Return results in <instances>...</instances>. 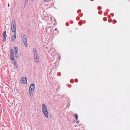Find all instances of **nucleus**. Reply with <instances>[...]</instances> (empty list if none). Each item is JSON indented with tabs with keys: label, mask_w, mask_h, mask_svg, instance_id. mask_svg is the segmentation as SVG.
Wrapping results in <instances>:
<instances>
[{
	"label": "nucleus",
	"mask_w": 130,
	"mask_h": 130,
	"mask_svg": "<svg viewBox=\"0 0 130 130\" xmlns=\"http://www.w3.org/2000/svg\"><path fill=\"white\" fill-rule=\"evenodd\" d=\"M21 37L26 47H27L28 44L26 36L25 35H23L21 36Z\"/></svg>",
	"instance_id": "4"
},
{
	"label": "nucleus",
	"mask_w": 130,
	"mask_h": 130,
	"mask_svg": "<svg viewBox=\"0 0 130 130\" xmlns=\"http://www.w3.org/2000/svg\"><path fill=\"white\" fill-rule=\"evenodd\" d=\"M35 51L34 53V58L35 62H38L39 61V58L38 57V55L36 52V49L34 48L33 50Z\"/></svg>",
	"instance_id": "3"
},
{
	"label": "nucleus",
	"mask_w": 130,
	"mask_h": 130,
	"mask_svg": "<svg viewBox=\"0 0 130 130\" xmlns=\"http://www.w3.org/2000/svg\"><path fill=\"white\" fill-rule=\"evenodd\" d=\"M79 122V120H78L77 122V123H78V122Z\"/></svg>",
	"instance_id": "21"
},
{
	"label": "nucleus",
	"mask_w": 130,
	"mask_h": 130,
	"mask_svg": "<svg viewBox=\"0 0 130 130\" xmlns=\"http://www.w3.org/2000/svg\"><path fill=\"white\" fill-rule=\"evenodd\" d=\"M66 24L67 26H68L69 25V23H66Z\"/></svg>",
	"instance_id": "19"
},
{
	"label": "nucleus",
	"mask_w": 130,
	"mask_h": 130,
	"mask_svg": "<svg viewBox=\"0 0 130 130\" xmlns=\"http://www.w3.org/2000/svg\"><path fill=\"white\" fill-rule=\"evenodd\" d=\"M6 31H4V33L3 34L4 38H6Z\"/></svg>",
	"instance_id": "14"
},
{
	"label": "nucleus",
	"mask_w": 130,
	"mask_h": 130,
	"mask_svg": "<svg viewBox=\"0 0 130 130\" xmlns=\"http://www.w3.org/2000/svg\"><path fill=\"white\" fill-rule=\"evenodd\" d=\"M14 54L13 50L12 49H11L10 50V55H13Z\"/></svg>",
	"instance_id": "12"
},
{
	"label": "nucleus",
	"mask_w": 130,
	"mask_h": 130,
	"mask_svg": "<svg viewBox=\"0 0 130 130\" xmlns=\"http://www.w3.org/2000/svg\"><path fill=\"white\" fill-rule=\"evenodd\" d=\"M42 111L44 116L46 118H48L49 117V112L46 105L44 104L42 105Z\"/></svg>",
	"instance_id": "1"
},
{
	"label": "nucleus",
	"mask_w": 130,
	"mask_h": 130,
	"mask_svg": "<svg viewBox=\"0 0 130 130\" xmlns=\"http://www.w3.org/2000/svg\"><path fill=\"white\" fill-rule=\"evenodd\" d=\"M20 82L24 84H25L27 83V80L26 77H22L21 78Z\"/></svg>",
	"instance_id": "5"
},
{
	"label": "nucleus",
	"mask_w": 130,
	"mask_h": 130,
	"mask_svg": "<svg viewBox=\"0 0 130 130\" xmlns=\"http://www.w3.org/2000/svg\"><path fill=\"white\" fill-rule=\"evenodd\" d=\"M11 29L12 32H14V33H16V27L15 21L14 20H13L12 21L11 25Z\"/></svg>",
	"instance_id": "2"
},
{
	"label": "nucleus",
	"mask_w": 130,
	"mask_h": 130,
	"mask_svg": "<svg viewBox=\"0 0 130 130\" xmlns=\"http://www.w3.org/2000/svg\"><path fill=\"white\" fill-rule=\"evenodd\" d=\"M10 58L11 59H14V54L10 55Z\"/></svg>",
	"instance_id": "13"
},
{
	"label": "nucleus",
	"mask_w": 130,
	"mask_h": 130,
	"mask_svg": "<svg viewBox=\"0 0 130 130\" xmlns=\"http://www.w3.org/2000/svg\"><path fill=\"white\" fill-rule=\"evenodd\" d=\"M31 1H33L34 0H31Z\"/></svg>",
	"instance_id": "25"
},
{
	"label": "nucleus",
	"mask_w": 130,
	"mask_h": 130,
	"mask_svg": "<svg viewBox=\"0 0 130 130\" xmlns=\"http://www.w3.org/2000/svg\"><path fill=\"white\" fill-rule=\"evenodd\" d=\"M45 2H48L50 0H43Z\"/></svg>",
	"instance_id": "18"
},
{
	"label": "nucleus",
	"mask_w": 130,
	"mask_h": 130,
	"mask_svg": "<svg viewBox=\"0 0 130 130\" xmlns=\"http://www.w3.org/2000/svg\"><path fill=\"white\" fill-rule=\"evenodd\" d=\"M34 91V90H29V95L31 96H33Z\"/></svg>",
	"instance_id": "8"
},
{
	"label": "nucleus",
	"mask_w": 130,
	"mask_h": 130,
	"mask_svg": "<svg viewBox=\"0 0 130 130\" xmlns=\"http://www.w3.org/2000/svg\"><path fill=\"white\" fill-rule=\"evenodd\" d=\"M28 0H25V1H28Z\"/></svg>",
	"instance_id": "23"
},
{
	"label": "nucleus",
	"mask_w": 130,
	"mask_h": 130,
	"mask_svg": "<svg viewBox=\"0 0 130 130\" xmlns=\"http://www.w3.org/2000/svg\"><path fill=\"white\" fill-rule=\"evenodd\" d=\"M15 65V66L14 67L15 68H16V69H17L18 67V66L17 65H17Z\"/></svg>",
	"instance_id": "17"
},
{
	"label": "nucleus",
	"mask_w": 130,
	"mask_h": 130,
	"mask_svg": "<svg viewBox=\"0 0 130 130\" xmlns=\"http://www.w3.org/2000/svg\"><path fill=\"white\" fill-rule=\"evenodd\" d=\"M75 117L76 118V120H77V119H78V115H77V114H76L75 115Z\"/></svg>",
	"instance_id": "15"
},
{
	"label": "nucleus",
	"mask_w": 130,
	"mask_h": 130,
	"mask_svg": "<svg viewBox=\"0 0 130 130\" xmlns=\"http://www.w3.org/2000/svg\"><path fill=\"white\" fill-rule=\"evenodd\" d=\"M8 6L9 7V4H8Z\"/></svg>",
	"instance_id": "24"
},
{
	"label": "nucleus",
	"mask_w": 130,
	"mask_h": 130,
	"mask_svg": "<svg viewBox=\"0 0 130 130\" xmlns=\"http://www.w3.org/2000/svg\"><path fill=\"white\" fill-rule=\"evenodd\" d=\"M35 87L34 84H31L30 86L29 90H34Z\"/></svg>",
	"instance_id": "6"
},
{
	"label": "nucleus",
	"mask_w": 130,
	"mask_h": 130,
	"mask_svg": "<svg viewBox=\"0 0 130 130\" xmlns=\"http://www.w3.org/2000/svg\"><path fill=\"white\" fill-rule=\"evenodd\" d=\"M15 54L16 58L18 59L19 57V55L18 52H15Z\"/></svg>",
	"instance_id": "11"
},
{
	"label": "nucleus",
	"mask_w": 130,
	"mask_h": 130,
	"mask_svg": "<svg viewBox=\"0 0 130 130\" xmlns=\"http://www.w3.org/2000/svg\"><path fill=\"white\" fill-rule=\"evenodd\" d=\"M6 38H4V39L3 40V41L4 42H5L6 41Z\"/></svg>",
	"instance_id": "20"
},
{
	"label": "nucleus",
	"mask_w": 130,
	"mask_h": 130,
	"mask_svg": "<svg viewBox=\"0 0 130 130\" xmlns=\"http://www.w3.org/2000/svg\"><path fill=\"white\" fill-rule=\"evenodd\" d=\"M18 48H17V47L15 46L14 47V51L15 53L17 52L18 51Z\"/></svg>",
	"instance_id": "10"
},
{
	"label": "nucleus",
	"mask_w": 130,
	"mask_h": 130,
	"mask_svg": "<svg viewBox=\"0 0 130 130\" xmlns=\"http://www.w3.org/2000/svg\"><path fill=\"white\" fill-rule=\"evenodd\" d=\"M28 1H25L24 5L26 6L28 4Z\"/></svg>",
	"instance_id": "16"
},
{
	"label": "nucleus",
	"mask_w": 130,
	"mask_h": 130,
	"mask_svg": "<svg viewBox=\"0 0 130 130\" xmlns=\"http://www.w3.org/2000/svg\"><path fill=\"white\" fill-rule=\"evenodd\" d=\"M16 33H14V35L11 37V41L13 42H14L16 39Z\"/></svg>",
	"instance_id": "7"
},
{
	"label": "nucleus",
	"mask_w": 130,
	"mask_h": 130,
	"mask_svg": "<svg viewBox=\"0 0 130 130\" xmlns=\"http://www.w3.org/2000/svg\"><path fill=\"white\" fill-rule=\"evenodd\" d=\"M57 30V28H55V31H56V30Z\"/></svg>",
	"instance_id": "22"
},
{
	"label": "nucleus",
	"mask_w": 130,
	"mask_h": 130,
	"mask_svg": "<svg viewBox=\"0 0 130 130\" xmlns=\"http://www.w3.org/2000/svg\"><path fill=\"white\" fill-rule=\"evenodd\" d=\"M12 62L13 63L14 65H17V61L13 59H11Z\"/></svg>",
	"instance_id": "9"
}]
</instances>
